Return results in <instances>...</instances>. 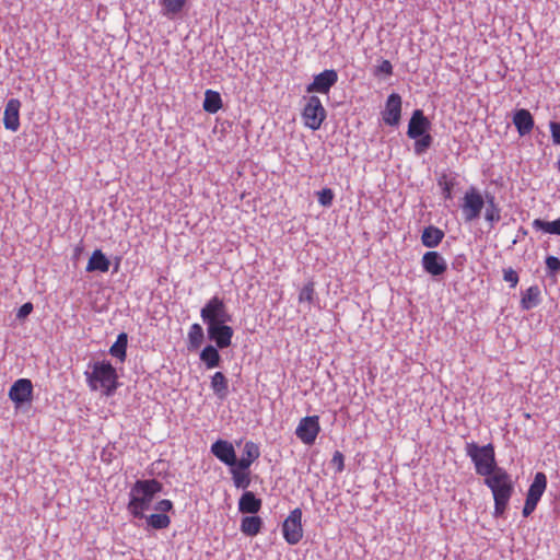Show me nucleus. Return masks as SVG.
<instances>
[{
  "instance_id": "nucleus-1",
  "label": "nucleus",
  "mask_w": 560,
  "mask_h": 560,
  "mask_svg": "<svg viewBox=\"0 0 560 560\" xmlns=\"http://www.w3.org/2000/svg\"><path fill=\"white\" fill-rule=\"evenodd\" d=\"M162 491V483L156 479L137 480L130 489L128 512L133 516L143 517L154 495Z\"/></svg>"
},
{
  "instance_id": "nucleus-2",
  "label": "nucleus",
  "mask_w": 560,
  "mask_h": 560,
  "mask_svg": "<svg viewBox=\"0 0 560 560\" xmlns=\"http://www.w3.org/2000/svg\"><path fill=\"white\" fill-rule=\"evenodd\" d=\"M485 485L491 490L493 495V515L495 517L503 516L514 491L511 476L504 468L497 469L495 472L485 478Z\"/></svg>"
},
{
  "instance_id": "nucleus-3",
  "label": "nucleus",
  "mask_w": 560,
  "mask_h": 560,
  "mask_svg": "<svg viewBox=\"0 0 560 560\" xmlns=\"http://www.w3.org/2000/svg\"><path fill=\"white\" fill-rule=\"evenodd\" d=\"M86 383L91 390H100L109 397L118 387L116 369L108 361L95 362L91 372H85Z\"/></svg>"
},
{
  "instance_id": "nucleus-4",
  "label": "nucleus",
  "mask_w": 560,
  "mask_h": 560,
  "mask_svg": "<svg viewBox=\"0 0 560 560\" xmlns=\"http://www.w3.org/2000/svg\"><path fill=\"white\" fill-rule=\"evenodd\" d=\"M465 451L475 465L476 474L479 476L486 478L495 472L497 469L502 468L497 465L494 446L491 443L479 446L475 442H469L466 443Z\"/></svg>"
},
{
  "instance_id": "nucleus-5",
  "label": "nucleus",
  "mask_w": 560,
  "mask_h": 560,
  "mask_svg": "<svg viewBox=\"0 0 560 560\" xmlns=\"http://www.w3.org/2000/svg\"><path fill=\"white\" fill-rule=\"evenodd\" d=\"M200 316L203 323L209 326L228 324L232 320V316L222 299L214 295L201 308Z\"/></svg>"
},
{
  "instance_id": "nucleus-6",
  "label": "nucleus",
  "mask_w": 560,
  "mask_h": 560,
  "mask_svg": "<svg viewBox=\"0 0 560 560\" xmlns=\"http://www.w3.org/2000/svg\"><path fill=\"white\" fill-rule=\"evenodd\" d=\"M326 109L319 97L315 95L310 96L302 112L304 125L311 130H318L326 119Z\"/></svg>"
},
{
  "instance_id": "nucleus-7",
  "label": "nucleus",
  "mask_w": 560,
  "mask_h": 560,
  "mask_svg": "<svg viewBox=\"0 0 560 560\" xmlns=\"http://www.w3.org/2000/svg\"><path fill=\"white\" fill-rule=\"evenodd\" d=\"M547 488V477L544 472H536L533 482L530 483L525 504L523 508V516L528 517L536 509L540 498Z\"/></svg>"
},
{
  "instance_id": "nucleus-8",
  "label": "nucleus",
  "mask_w": 560,
  "mask_h": 560,
  "mask_svg": "<svg viewBox=\"0 0 560 560\" xmlns=\"http://www.w3.org/2000/svg\"><path fill=\"white\" fill-rule=\"evenodd\" d=\"M282 535L289 545H296L303 537L302 510L295 508L282 524Z\"/></svg>"
},
{
  "instance_id": "nucleus-9",
  "label": "nucleus",
  "mask_w": 560,
  "mask_h": 560,
  "mask_svg": "<svg viewBox=\"0 0 560 560\" xmlns=\"http://www.w3.org/2000/svg\"><path fill=\"white\" fill-rule=\"evenodd\" d=\"M485 206L481 194L474 187L468 189L463 198L462 213L465 222H471L479 218Z\"/></svg>"
},
{
  "instance_id": "nucleus-10",
  "label": "nucleus",
  "mask_w": 560,
  "mask_h": 560,
  "mask_svg": "<svg viewBox=\"0 0 560 560\" xmlns=\"http://www.w3.org/2000/svg\"><path fill=\"white\" fill-rule=\"evenodd\" d=\"M320 431L319 417L307 416L300 420L295 434L306 445H312Z\"/></svg>"
},
{
  "instance_id": "nucleus-11",
  "label": "nucleus",
  "mask_w": 560,
  "mask_h": 560,
  "mask_svg": "<svg viewBox=\"0 0 560 560\" xmlns=\"http://www.w3.org/2000/svg\"><path fill=\"white\" fill-rule=\"evenodd\" d=\"M9 398L16 407L30 404L33 399V384L28 378L16 380L9 390Z\"/></svg>"
},
{
  "instance_id": "nucleus-12",
  "label": "nucleus",
  "mask_w": 560,
  "mask_h": 560,
  "mask_svg": "<svg viewBox=\"0 0 560 560\" xmlns=\"http://www.w3.org/2000/svg\"><path fill=\"white\" fill-rule=\"evenodd\" d=\"M338 81V73L334 69H327L316 74L312 83L306 86V92L313 93H322L328 94L331 86H334Z\"/></svg>"
},
{
  "instance_id": "nucleus-13",
  "label": "nucleus",
  "mask_w": 560,
  "mask_h": 560,
  "mask_svg": "<svg viewBox=\"0 0 560 560\" xmlns=\"http://www.w3.org/2000/svg\"><path fill=\"white\" fill-rule=\"evenodd\" d=\"M208 338L215 342L220 349L231 346L233 337V328L228 324H220L207 327Z\"/></svg>"
},
{
  "instance_id": "nucleus-14",
  "label": "nucleus",
  "mask_w": 560,
  "mask_h": 560,
  "mask_svg": "<svg viewBox=\"0 0 560 560\" xmlns=\"http://www.w3.org/2000/svg\"><path fill=\"white\" fill-rule=\"evenodd\" d=\"M423 269L431 276L443 275L447 269L446 260L438 252H427L421 259Z\"/></svg>"
},
{
  "instance_id": "nucleus-15",
  "label": "nucleus",
  "mask_w": 560,
  "mask_h": 560,
  "mask_svg": "<svg viewBox=\"0 0 560 560\" xmlns=\"http://www.w3.org/2000/svg\"><path fill=\"white\" fill-rule=\"evenodd\" d=\"M431 128L430 120L424 116L421 109H416L408 124L407 135L411 139H418L428 133Z\"/></svg>"
},
{
  "instance_id": "nucleus-16",
  "label": "nucleus",
  "mask_w": 560,
  "mask_h": 560,
  "mask_svg": "<svg viewBox=\"0 0 560 560\" xmlns=\"http://www.w3.org/2000/svg\"><path fill=\"white\" fill-rule=\"evenodd\" d=\"M401 97L397 93H392L387 101L383 113V120L386 125L396 126L400 120Z\"/></svg>"
},
{
  "instance_id": "nucleus-17",
  "label": "nucleus",
  "mask_w": 560,
  "mask_h": 560,
  "mask_svg": "<svg viewBox=\"0 0 560 560\" xmlns=\"http://www.w3.org/2000/svg\"><path fill=\"white\" fill-rule=\"evenodd\" d=\"M211 452L219 460L230 467L236 464L234 446L228 441L218 440L211 445Z\"/></svg>"
},
{
  "instance_id": "nucleus-18",
  "label": "nucleus",
  "mask_w": 560,
  "mask_h": 560,
  "mask_svg": "<svg viewBox=\"0 0 560 560\" xmlns=\"http://www.w3.org/2000/svg\"><path fill=\"white\" fill-rule=\"evenodd\" d=\"M20 108L21 102L18 98L8 101L3 113V125L5 129L16 131L20 128Z\"/></svg>"
},
{
  "instance_id": "nucleus-19",
  "label": "nucleus",
  "mask_w": 560,
  "mask_h": 560,
  "mask_svg": "<svg viewBox=\"0 0 560 560\" xmlns=\"http://www.w3.org/2000/svg\"><path fill=\"white\" fill-rule=\"evenodd\" d=\"M261 505V500L252 491H245L238 500V511L244 514H256Z\"/></svg>"
},
{
  "instance_id": "nucleus-20",
  "label": "nucleus",
  "mask_w": 560,
  "mask_h": 560,
  "mask_svg": "<svg viewBox=\"0 0 560 560\" xmlns=\"http://www.w3.org/2000/svg\"><path fill=\"white\" fill-rule=\"evenodd\" d=\"M260 456L259 447L253 441H247L244 444L243 455L240 460L236 459V464L234 466H238L240 468L249 469L252 464Z\"/></svg>"
},
{
  "instance_id": "nucleus-21",
  "label": "nucleus",
  "mask_w": 560,
  "mask_h": 560,
  "mask_svg": "<svg viewBox=\"0 0 560 560\" xmlns=\"http://www.w3.org/2000/svg\"><path fill=\"white\" fill-rule=\"evenodd\" d=\"M513 124L521 136L528 135L534 128L533 116L527 109H518L514 114Z\"/></svg>"
},
{
  "instance_id": "nucleus-22",
  "label": "nucleus",
  "mask_w": 560,
  "mask_h": 560,
  "mask_svg": "<svg viewBox=\"0 0 560 560\" xmlns=\"http://www.w3.org/2000/svg\"><path fill=\"white\" fill-rule=\"evenodd\" d=\"M189 0H160L163 16L174 19L183 12Z\"/></svg>"
},
{
  "instance_id": "nucleus-23",
  "label": "nucleus",
  "mask_w": 560,
  "mask_h": 560,
  "mask_svg": "<svg viewBox=\"0 0 560 560\" xmlns=\"http://www.w3.org/2000/svg\"><path fill=\"white\" fill-rule=\"evenodd\" d=\"M110 262L106 258V256L102 253L101 249H95L86 265V271H101V272H107L109 269Z\"/></svg>"
},
{
  "instance_id": "nucleus-24",
  "label": "nucleus",
  "mask_w": 560,
  "mask_h": 560,
  "mask_svg": "<svg viewBox=\"0 0 560 560\" xmlns=\"http://www.w3.org/2000/svg\"><path fill=\"white\" fill-rule=\"evenodd\" d=\"M262 527V520L260 516L255 514L250 516H244L241 521V532L249 537L258 535Z\"/></svg>"
},
{
  "instance_id": "nucleus-25",
  "label": "nucleus",
  "mask_w": 560,
  "mask_h": 560,
  "mask_svg": "<svg viewBox=\"0 0 560 560\" xmlns=\"http://www.w3.org/2000/svg\"><path fill=\"white\" fill-rule=\"evenodd\" d=\"M444 232L433 225L425 228L421 235V242L425 247H436L443 240Z\"/></svg>"
},
{
  "instance_id": "nucleus-26",
  "label": "nucleus",
  "mask_w": 560,
  "mask_h": 560,
  "mask_svg": "<svg viewBox=\"0 0 560 560\" xmlns=\"http://www.w3.org/2000/svg\"><path fill=\"white\" fill-rule=\"evenodd\" d=\"M540 289L538 285L529 287L523 294L521 299V307L524 311H529L536 307L540 303Z\"/></svg>"
},
{
  "instance_id": "nucleus-27",
  "label": "nucleus",
  "mask_w": 560,
  "mask_h": 560,
  "mask_svg": "<svg viewBox=\"0 0 560 560\" xmlns=\"http://www.w3.org/2000/svg\"><path fill=\"white\" fill-rule=\"evenodd\" d=\"M223 106L222 98L219 92L207 90L205 92V100L202 107L209 114L218 113Z\"/></svg>"
},
{
  "instance_id": "nucleus-28",
  "label": "nucleus",
  "mask_w": 560,
  "mask_h": 560,
  "mask_svg": "<svg viewBox=\"0 0 560 560\" xmlns=\"http://www.w3.org/2000/svg\"><path fill=\"white\" fill-rule=\"evenodd\" d=\"M211 388L213 393L220 398H226L229 394V382L222 372H215L211 377Z\"/></svg>"
},
{
  "instance_id": "nucleus-29",
  "label": "nucleus",
  "mask_w": 560,
  "mask_h": 560,
  "mask_svg": "<svg viewBox=\"0 0 560 560\" xmlns=\"http://www.w3.org/2000/svg\"><path fill=\"white\" fill-rule=\"evenodd\" d=\"M230 472L232 480L237 489H246L250 485L249 471L246 468H240L238 466H231Z\"/></svg>"
},
{
  "instance_id": "nucleus-30",
  "label": "nucleus",
  "mask_w": 560,
  "mask_h": 560,
  "mask_svg": "<svg viewBox=\"0 0 560 560\" xmlns=\"http://www.w3.org/2000/svg\"><path fill=\"white\" fill-rule=\"evenodd\" d=\"M200 360L206 364L207 369L217 368L220 364V353L213 346H207L200 353Z\"/></svg>"
},
{
  "instance_id": "nucleus-31",
  "label": "nucleus",
  "mask_w": 560,
  "mask_h": 560,
  "mask_svg": "<svg viewBox=\"0 0 560 560\" xmlns=\"http://www.w3.org/2000/svg\"><path fill=\"white\" fill-rule=\"evenodd\" d=\"M536 231H542L548 234L560 235V219L548 222L541 219H535L532 223Z\"/></svg>"
},
{
  "instance_id": "nucleus-32",
  "label": "nucleus",
  "mask_w": 560,
  "mask_h": 560,
  "mask_svg": "<svg viewBox=\"0 0 560 560\" xmlns=\"http://www.w3.org/2000/svg\"><path fill=\"white\" fill-rule=\"evenodd\" d=\"M127 343H128L127 335L125 332L119 334L116 341L110 347L109 353L113 357L118 358L120 361H125Z\"/></svg>"
},
{
  "instance_id": "nucleus-33",
  "label": "nucleus",
  "mask_w": 560,
  "mask_h": 560,
  "mask_svg": "<svg viewBox=\"0 0 560 560\" xmlns=\"http://www.w3.org/2000/svg\"><path fill=\"white\" fill-rule=\"evenodd\" d=\"M485 219L491 224L499 222L501 219V211L500 208L497 206L493 196L487 197Z\"/></svg>"
},
{
  "instance_id": "nucleus-34",
  "label": "nucleus",
  "mask_w": 560,
  "mask_h": 560,
  "mask_svg": "<svg viewBox=\"0 0 560 560\" xmlns=\"http://www.w3.org/2000/svg\"><path fill=\"white\" fill-rule=\"evenodd\" d=\"M203 341V330L199 324H192L188 331V342L189 347L192 349H197Z\"/></svg>"
},
{
  "instance_id": "nucleus-35",
  "label": "nucleus",
  "mask_w": 560,
  "mask_h": 560,
  "mask_svg": "<svg viewBox=\"0 0 560 560\" xmlns=\"http://www.w3.org/2000/svg\"><path fill=\"white\" fill-rule=\"evenodd\" d=\"M147 523L154 529H164L167 528L171 524V518L166 514L156 513L151 514L147 517Z\"/></svg>"
},
{
  "instance_id": "nucleus-36",
  "label": "nucleus",
  "mask_w": 560,
  "mask_h": 560,
  "mask_svg": "<svg viewBox=\"0 0 560 560\" xmlns=\"http://www.w3.org/2000/svg\"><path fill=\"white\" fill-rule=\"evenodd\" d=\"M315 283L313 281H308L299 292V303H307L311 305L315 301Z\"/></svg>"
},
{
  "instance_id": "nucleus-37",
  "label": "nucleus",
  "mask_w": 560,
  "mask_h": 560,
  "mask_svg": "<svg viewBox=\"0 0 560 560\" xmlns=\"http://www.w3.org/2000/svg\"><path fill=\"white\" fill-rule=\"evenodd\" d=\"M432 141L433 139L429 132L420 136V138L416 139L415 152L417 154L425 152L431 147Z\"/></svg>"
},
{
  "instance_id": "nucleus-38",
  "label": "nucleus",
  "mask_w": 560,
  "mask_h": 560,
  "mask_svg": "<svg viewBox=\"0 0 560 560\" xmlns=\"http://www.w3.org/2000/svg\"><path fill=\"white\" fill-rule=\"evenodd\" d=\"M318 203L323 207H330L332 205L335 194L330 188H323L316 192Z\"/></svg>"
},
{
  "instance_id": "nucleus-39",
  "label": "nucleus",
  "mask_w": 560,
  "mask_h": 560,
  "mask_svg": "<svg viewBox=\"0 0 560 560\" xmlns=\"http://www.w3.org/2000/svg\"><path fill=\"white\" fill-rule=\"evenodd\" d=\"M331 466L335 468L336 472H341L345 469V457L340 451H336L331 458Z\"/></svg>"
},
{
  "instance_id": "nucleus-40",
  "label": "nucleus",
  "mask_w": 560,
  "mask_h": 560,
  "mask_svg": "<svg viewBox=\"0 0 560 560\" xmlns=\"http://www.w3.org/2000/svg\"><path fill=\"white\" fill-rule=\"evenodd\" d=\"M503 279L509 282L512 288H515L518 283V275L513 268L503 269Z\"/></svg>"
},
{
  "instance_id": "nucleus-41",
  "label": "nucleus",
  "mask_w": 560,
  "mask_h": 560,
  "mask_svg": "<svg viewBox=\"0 0 560 560\" xmlns=\"http://www.w3.org/2000/svg\"><path fill=\"white\" fill-rule=\"evenodd\" d=\"M546 266L550 275L555 276L560 270V259L556 256H548Z\"/></svg>"
},
{
  "instance_id": "nucleus-42",
  "label": "nucleus",
  "mask_w": 560,
  "mask_h": 560,
  "mask_svg": "<svg viewBox=\"0 0 560 560\" xmlns=\"http://www.w3.org/2000/svg\"><path fill=\"white\" fill-rule=\"evenodd\" d=\"M172 509H173V503L168 499H163V500L159 501L155 505V510L162 514L170 512Z\"/></svg>"
},
{
  "instance_id": "nucleus-43",
  "label": "nucleus",
  "mask_w": 560,
  "mask_h": 560,
  "mask_svg": "<svg viewBox=\"0 0 560 560\" xmlns=\"http://www.w3.org/2000/svg\"><path fill=\"white\" fill-rule=\"evenodd\" d=\"M550 132L552 142L555 144H560V122H550Z\"/></svg>"
},
{
  "instance_id": "nucleus-44",
  "label": "nucleus",
  "mask_w": 560,
  "mask_h": 560,
  "mask_svg": "<svg viewBox=\"0 0 560 560\" xmlns=\"http://www.w3.org/2000/svg\"><path fill=\"white\" fill-rule=\"evenodd\" d=\"M33 311V304L31 302L24 303L18 311L16 316L19 318L27 317Z\"/></svg>"
},
{
  "instance_id": "nucleus-45",
  "label": "nucleus",
  "mask_w": 560,
  "mask_h": 560,
  "mask_svg": "<svg viewBox=\"0 0 560 560\" xmlns=\"http://www.w3.org/2000/svg\"><path fill=\"white\" fill-rule=\"evenodd\" d=\"M377 71L382 72L386 75H390L393 73V66L389 60H383L381 65L377 67Z\"/></svg>"
},
{
  "instance_id": "nucleus-46",
  "label": "nucleus",
  "mask_w": 560,
  "mask_h": 560,
  "mask_svg": "<svg viewBox=\"0 0 560 560\" xmlns=\"http://www.w3.org/2000/svg\"><path fill=\"white\" fill-rule=\"evenodd\" d=\"M558 164H559V171H560V159H559V162H558Z\"/></svg>"
}]
</instances>
